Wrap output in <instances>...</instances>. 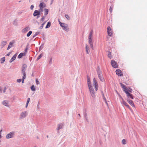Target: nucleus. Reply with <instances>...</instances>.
Instances as JSON below:
<instances>
[{
	"label": "nucleus",
	"instance_id": "obj_41",
	"mask_svg": "<svg viewBox=\"0 0 147 147\" xmlns=\"http://www.w3.org/2000/svg\"><path fill=\"white\" fill-rule=\"evenodd\" d=\"M38 34V32H36L35 35L33 36V37H35Z\"/></svg>",
	"mask_w": 147,
	"mask_h": 147
},
{
	"label": "nucleus",
	"instance_id": "obj_54",
	"mask_svg": "<svg viewBox=\"0 0 147 147\" xmlns=\"http://www.w3.org/2000/svg\"><path fill=\"white\" fill-rule=\"evenodd\" d=\"M34 147H36V146H34Z\"/></svg>",
	"mask_w": 147,
	"mask_h": 147
},
{
	"label": "nucleus",
	"instance_id": "obj_49",
	"mask_svg": "<svg viewBox=\"0 0 147 147\" xmlns=\"http://www.w3.org/2000/svg\"><path fill=\"white\" fill-rule=\"evenodd\" d=\"M1 87H0V92L1 91Z\"/></svg>",
	"mask_w": 147,
	"mask_h": 147
},
{
	"label": "nucleus",
	"instance_id": "obj_7",
	"mask_svg": "<svg viewBox=\"0 0 147 147\" xmlns=\"http://www.w3.org/2000/svg\"><path fill=\"white\" fill-rule=\"evenodd\" d=\"M2 104L7 107H9V102L8 100H3L1 102Z\"/></svg>",
	"mask_w": 147,
	"mask_h": 147
},
{
	"label": "nucleus",
	"instance_id": "obj_24",
	"mask_svg": "<svg viewBox=\"0 0 147 147\" xmlns=\"http://www.w3.org/2000/svg\"><path fill=\"white\" fill-rule=\"evenodd\" d=\"M7 43V42L6 41H3L1 43V45H2L3 46H4Z\"/></svg>",
	"mask_w": 147,
	"mask_h": 147
},
{
	"label": "nucleus",
	"instance_id": "obj_30",
	"mask_svg": "<svg viewBox=\"0 0 147 147\" xmlns=\"http://www.w3.org/2000/svg\"><path fill=\"white\" fill-rule=\"evenodd\" d=\"M92 32H91L89 34L88 37V39L92 38Z\"/></svg>",
	"mask_w": 147,
	"mask_h": 147
},
{
	"label": "nucleus",
	"instance_id": "obj_5",
	"mask_svg": "<svg viewBox=\"0 0 147 147\" xmlns=\"http://www.w3.org/2000/svg\"><path fill=\"white\" fill-rule=\"evenodd\" d=\"M97 73L98 77L101 81L102 82H105V80L103 77L102 74V73L101 71L100 70H98L97 71Z\"/></svg>",
	"mask_w": 147,
	"mask_h": 147
},
{
	"label": "nucleus",
	"instance_id": "obj_26",
	"mask_svg": "<svg viewBox=\"0 0 147 147\" xmlns=\"http://www.w3.org/2000/svg\"><path fill=\"white\" fill-rule=\"evenodd\" d=\"M51 22H48L47 23V26H46V27H45L46 28H49L51 26Z\"/></svg>",
	"mask_w": 147,
	"mask_h": 147
},
{
	"label": "nucleus",
	"instance_id": "obj_47",
	"mask_svg": "<svg viewBox=\"0 0 147 147\" xmlns=\"http://www.w3.org/2000/svg\"><path fill=\"white\" fill-rule=\"evenodd\" d=\"M112 11V9H111V7H110V11L111 12Z\"/></svg>",
	"mask_w": 147,
	"mask_h": 147
},
{
	"label": "nucleus",
	"instance_id": "obj_12",
	"mask_svg": "<svg viewBox=\"0 0 147 147\" xmlns=\"http://www.w3.org/2000/svg\"><path fill=\"white\" fill-rule=\"evenodd\" d=\"M14 42H15L14 41H12L9 42L7 48V50H8L13 46Z\"/></svg>",
	"mask_w": 147,
	"mask_h": 147
},
{
	"label": "nucleus",
	"instance_id": "obj_50",
	"mask_svg": "<svg viewBox=\"0 0 147 147\" xmlns=\"http://www.w3.org/2000/svg\"><path fill=\"white\" fill-rule=\"evenodd\" d=\"M44 0L45 1H48V0Z\"/></svg>",
	"mask_w": 147,
	"mask_h": 147
},
{
	"label": "nucleus",
	"instance_id": "obj_20",
	"mask_svg": "<svg viewBox=\"0 0 147 147\" xmlns=\"http://www.w3.org/2000/svg\"><path fill=\"white\" fill-rule=\"evenodd\" d=\"M36 86L34 85H32L30 87L31 91L32 92L35 91L36 90Z\"/></svg>",
	"mask_w": 147,
	"mask_h": 147
},
{
	"label": "nucleus",
	"instance_id": "obj_44",
	"mask_svg": "<svg viewBox=\"0 0 147 147\" xmlns=\"http://www.w3.org/2000/svg\"><path fill=\"white\" fill-rule=\"evenodd\" d=\"M46 23V22H44L41 25L43 26Z\"/></svg>",
	"mask_w": 147,
	"mask_h": 147
},
{
	"label": "nucleus",
	"instance_id": "obj_34",
	"mask_svg": "<svg viewBox=\"0 0 147 147\" xmlns=\"http://www.w3.org/2000/svg\"><path fill=\"white\" fill-rule=\"evenodd\" d=\"M85 49H86V53L87 54H89L90 52L89 48Z\"/></svg>",
	"mask_w": 147,
	"mask_h": 147
},
{
	"label": "nucleus",
	"instance_id": "obj_37",
	"mask_svg": "<svg viewBox=\"0 0 147 147\" xmlns=\"http://www.w3.org/2000/svg\"><path fill=\"white\" fill-rule=\"evenodd\" d=\"M89 48V47L87 45V44H86L85 45V49H88Z\"/></svg>",
	"mask_w": 147,
	"mask_h": 147
},
{
	"label": "nucleus",
	"instance_id": "obj_16",
	"mask_svg": "<svg viewBox=\"0 0 147 147\" xmlns=\"http://www.w3.org/2000/svg\"><path fill=\"white\" fill-rule=\"evenodd\" d=\"M41 11L40 10H36L34 11V12L33 13V16H37L38 15H39L40 14V12Z\"/></svg>",
	"mask_w": 147,
	"mask_h": 147
},
{
	"label": "nucleus",
	"instance_id": "obj_4",
	"mask_svg": "<svg viewBox=\"0 0 147 147\" xmlns=\"http://www.w3.org/2000/svg\"><path fill=\"white\" fill-rule=\"evenodd\" d=\"M28 115V112L27 111H24L22 112L20 114V119H22L26 118Z\"/></svg>",
	"mask_w": 147,
	"mask_h": 147
},
{
	"label": "nucleus",
	"instance_id": "obj_17",
	"mask_svg": "<svg viewBox=\"0 0 147 147\" xmlns=\"http://www.w3.org/2000/svg\"><path fill=\"white\" fill-rule=\"evenodd\" d=\"M121 103L122 104L124 105L128 108L130 109L129 107V105H128L127 103L124 100L123 98H122V101H121Z\"/></svg>",
	"mask_w": 147,
	"mask_h": 147
},
{
	"label": "nucleus",
	"instance_id": "obj_23",
	"mask_svg": "<svg viewBox=\"0 0 147 147\" xmlns=\"http://www.w3.org/2000/svg\"><path fill=\"white\" fill-rule=\"evenodd\" d=\"M30 98H27V101L26 102V108H27L28 106L29 103L30 102Z\"/></svg>",
	"mask_w": 147,
	"mask_h": 147
},
{
	"label": "nucleus",
	"instance_id": "obj_8",
	"mask_svg": "<svg viewBox=\"0 0 147 147\" xmlns=\"http://www.w3.org/2000/svg\"><path fill=\"white\" fill-rule=\"evenodd\" d=\"M27 51V49H26L24 52L20 53L18 55V57L19 59H20L21 58L25 56L26 55Z\"/></svg>",
	"mask_w": 147,
	"mask_h": 147
},
{
	"label": "nucleus",
	"instance_id": "obj_14",
	"mask_svg": "<svg viewBox=\"0 0 147 147\" xmlns=\"http://www.w3.org/2000/svg\"><path fill=\"white\" fill-rule=\"evenodd\" d=\"M128 98L127 99V102L129 103V104L131 105L132 106L134 107V103L133 102L132 100H130L129 98H131L130 97H128Z\"/></svg>",
	"mask_w": 147,
	"mask_h": 147
},
{
	"label": "nucleus",
	"instance_id": "obj_15",
	"mask_svg": "<svg viewBox=\"0 0 147 147\" xmlns=\"http://www.w3.org/2000/svg\"><path fill=\"white\" fill-rule=\"evenodd\" d=\"M17 55V53H16L13 55V56L9 60L10 63H12L16 59Z\"/></svg>",
	"mask_w": 147,
	"mask_h": 147
},
{
	"label": "nucleus",
	"instance_id": "obj_25",
	"mask_svg": "<svg viewBox=\"0 0 147 147\" xmlns=\"http://www.w3.org/2000/svg\"><path fill=\"white\" fill-rule=\"evenodd\" d=\"M49 12V10L48 9H44V14L46 15Z\"/></svg>",
	"mask_w": 147,
	"mask_h": 147
},
{
	"label": "nucleus",
	"instance_id": "obj_19",
	"mask_svg": "<svg viewBox=\"0 0 147 147\" xmlns=\"http://www.w3.org/2000/svg\"><path fill=\"white\" fill-rule=\"evenodd\" d=\"M116 74L119 76H121L122 74L121 71L119 69L116 70Z\"/></svg>",
	"mask_w": 147,
	"mask_h": 147
},
{
	"label": "nucleus",
	"instance_id": "obj_31",
	"mask_svg": "<svg viewBox=\"0 0 147 147\" xmlns=\"http://www.w3.org/2000/svg\"><path fill=\"white\" fill-rule=\"evenodd\" d=\"M65 18L67 19V20H69L70 19V17H69V15H68L67 14H65Z\"/></svg>",
	"mask_w": 147,
	"mask_h": 147
},
{
	"label": "nucleus",
	"instance_id": "obj_38",
	"mask_svg": "<svg viewBox=\"0 0 147 147\" xmlns=\"http://www.w3.org/2000/svg\"><path fill=\"white\" fill-rule=\"evenodd\" d=\"M11 53V52H9L7 55H6V56H9Z\"/></svg>",
	"mask_w": 147,
	"mask_h": 147
},
{
	"label": "nucleus",
	"instance_id": "obj_13",
	"mask_svg": "<svg viewBox=\"0 0 147 147\" xmlns=\"http://www.w3.org/2000/svg\"><path fill=\"white\" fill-rule=\"evenodd\" d=\"M111 64L112 66L115 68H116L118 67V65L116 62L112 60L111 62Z\"/></svg>",
	"mask_w": 147,
	"mask_h": 147
},
{
	"label": "nucleus",
	"instance_id": "obj_45",
	"mask_svg": "<svg viewBox=\"0 0 147 147\" xmlns=\"http://www.w3.org/2000/svg\"><path fill=\"white\" fill-rule=\"evenodd\" d=\"M24 79H22V83H24Z\"/></svg>",
	"mask_w": 147,
	"mask_h": 147
},
{
	"label": "nucleus",
	"instance_id": "obj_9",
	"mask_svg": "<svg viewBox=\"0 0 147 147\" xmlns=\"http://www.w3.org/2000/svg\"><path fill=\"white\" fill-rule=\"evenodd\" d=\"M107 32L108 35L109 36H111L113 34L112 29L110 26H108L107 27Z\"/></svg>",
	"mask_w": 147,
	"mask_h": 147
},
{
	"label": "nucleus",
	"instance_id": "obj_35",
	"mask_svg": "<svg viewBox=\"0 0 147 147\" xmlns=\"http://www.w3.org/2000/svg\"><path fill=\"white\" fill-rule=\"evenodd\" d=\"M17 82L18 83H20L22 81V79H18L17 80Z\"/></svg>",
	"mask_w": 147,
	"mask_h": 147
},
{
	"label": "nucleus",
	"instance_id": "obj_29",
	"mask_svg": "<svg viewBox=\"0 0 147 147\" xmlns=\"http://www.w3.org/2000/svg\"><path fill=\"white\" fill-rule=\"evenodd\" d=\"M108 57L110 59H111L112 57L111 53L109 52H108Z\"/></svg>",
	"mask_w": 147,
	"mask_h": 147
},
{
	"label": "nucleus",
	"instance_id": "obj_6",
	"mask_svg": "<svg viewBox=\"0 0 147 147\" xmlns=\"http://www.w3.org/2000/svg\"><path fill=\"white\" fill-rule=\"evenodd\" d=\"M14 135L15 132L12 131L7 134L6 136V138L7 139L11 138L14 136Z\"/></svg>",
	"mask_w": 147,
	"mask_h": 147
},
{
	"label": "nucleus",
	"instance_id": "obj_10",
	"mask_svg": "<svg viewBox=\"0 0 147 147\" xmlns=\"http://www.w3.org/2000/svg\"><path fill=\"white\" fill-rule=\"evenodd\" d=\"M46 6L45 4L43 2H41L39 5V7L40 8V10L41 11H42L43 8Z\"/></svg>",
	"mask_w": 147,
	"mask_h": 147
},
{
	"label": "nucleus",
	"instance_id": "obj_33",
	"mask_svg": "<svg viewBox=\"0 0 147 147\" xmlns=\"http://www.w3.org/2000/svg\"><path fill=\"white\" fill-rule=\"evenodd\" d=\"M35 82L36 85H38L39 84V81L37 79L36 80Z\"/></svg>",
	"mask_w": 147,
	"mask_h": 147
},
{
	"label": "nucleus",
	"instance_id": "obj_36",
	"mask_svg": "<svg viewBox=\"0 0 147 147\" xmlns=\"http://www.w3.org/2000/svg\"><path fill=\"white\" fill-rule=\"evenodd\" d=\"M34 8V6L33 5H32L30 7V9H31V10H33V8Z\"/></svg>",
	"mask_w": 147,
	"mask_h": 147
},
{
	"label": "nucleus",
	"instance_id": "obj_11",
	"mask_svg": "<svg viewBox=\"0 0 147 147\" xmlns=\"http://www.w3.org/2000/svg\"><path fill=\"white\" fill-rule=\"evenodd\" d=\"M88 39V43L89 44L90 46L92 49L93 48V40L92 38Z\"/></svg>",
	"mask_w": 147,
	"mask_h": 147
},
{
	"label": "nucleus",
	"instance_id": "obj_40",
	"mask_svg": "<svg viewBox=\"0 0 147 147\" xmlns=\"http://www.w3.org/2000/svg\"><path fill=\"white\" fill-rule=\"evenodd\" d=\"M43 28V26L41 25V26L39 27V29H42Z\"/></svg>",
	"mask_w": 147,
	"mask_h": 147
},
{
	"label": "nucleus",
	"instance_id": "obj_3",
	"mask_svg": "<svg viewBox=\"0 0 147 147\" xmlns=\"http://www.w3.org/2000/svg\"><path fill=\"white\" fill-rule=\"evenodd\" d=\"M58 22L60 26L66 32L69 31V28L67 24L61 22L59 20H58Z\"/></svg>",
	"mask_w": 147,
	"mask_h": 147
},
{
	"label": "nucleus",
	"instance_id": "obj_2",
	"mask_svg": "<svg viewBox=\"0 0 147 147\" xmlns=\"http://www.w3.org/2000/svg\"><path fill=\"white\" fill-rule=\"evenodd\" d=\"M120 84H121L122 88H123V91L127 94V97H130L131 98L133 99V97L132 95L131 94L129 93V92H131L132 90L129 88L126 87L121 83H120Z\"/></svg>",
	"mask_w": 147,
	"mask_h": 147
},
{
	"label": "nucleus",
	"instance_id": "obj_52",
	"mask_svg": "<svg viewBox=\"0 0 147 147\" xmlns=\"http://www.w3.org/2000/svg\"><path fill=\"white\" fill-rule=\"evenodd\" d=\"M78 115H79V116H80V114H78Z\"/></svg>",
	"mask_w": 147,
	"mask_h": 147
},
{
	"label": "nucleus",
	"instance_id": "obj_22",
	"mask_svg": "<svg viewBox=\"0 0 147 147\" xmlns=\"http://www.w3.org/2000/svg\"><path fill=\"white\" fill-rule=\"evenodd\" d=\"M121 143L123 145L126 144L127 143V140L125 139H123L121 141Z\"/></svg>",
	"mask_w": 147,
	"mask_h": 147
},
{
	"label": "nucleus",
	"instance_id": "obj_18",
	"mask_svg": "<svg viewBox=\"0 0 147 147\" xmlns=\"http://www.w3.org/2000/svg\"><path fill=\"white\" fill-rule=\"evenodd\" d=\"M30 29V28L29 27H26L22 30V32L25 33L29 30Z\"/></svg>",
	"mask_w": 147,
	"mask_h": 147
},
{
	"label": "nucleus",
	"instance_id": "obj_43",
	"mask_svg": "<svg viewBox=\"0 0 147 147\" xmlns=\"http://www.w3.org/2000/svg\"><path fill=\"white\" fill-rule=\"evenodd\" d=\"M116 91V92L117 94L119 96H121L118 93V92L117 91Z\"/></svg>",
	"mask_w": 147,
	"mask_h": 147
},
{
	"label": "nucleus",
	"instance_id": "obj_53",
	"mask_svg": "<svg viewBox=\"0 0 147 147\" xmlns=\"http://www.w3.org/2000/svg\"><path fill=\"white\" fill-rule=\"evenodd\" d=\"M1 121V119H0V122Z\"/></svg>",
	"mask_w": 147,
	"mask_h": 147
},
{
	"label": "nucleus",
	"instance_id": "obj_39",
	"mask_svg": "<svg viewBox=\"0 0 147 147\" xmlns=\"http://www.w3.org/2000/svg\"><path fill=\"white\" fill-rule=\"evenodd\" d=\"M42 55L41 54H40V55L38 57V59H39L40 58L42 57Z\"/></svg>",
	"mask_w": 147,
	"mask_h": 147
},
{
	"label": "nucleus",
	"instance_id": "obj_21",
	"mask_svg": "<svg viewBox=\"0 0 147 147\" xmlns=\"http://www.w3.org/2000/svg\"><path fill=\"white\" fill-rule=\"evenodd\" d=\"M5 60V57H3L0 59V63L1 64L3 63Z\"/></svg>",
	"mask_w": 147,
	"mask_h": 147
},
{
	"label": "nucleus",
	"instance_id": "obj_27",
	"mask_svg": "<svg viewBox=\"0 0 147 147\" xmlns=\"http://www.w3.org/2000/svg\"><path fill=\"white\" fill-rule=\"evenodd\" d=\"M26 73L25 72H24L23 74L22 79L24 80L26 78Z\"/></svg>",
	"mask_w": 147,
	"mask_h": 147
},
{
	"label": "nucleus",
	"instance_id": "obj_32",
	"mask_svg": "<svg viewBox=\"0 0 147 147\" xmlns=\"http://www.w3.org/2000/svg\"><path fill=\"white\" fill-rule=\"evenodd\" d=\"M62 128V126L61 124H58L57 125V129L59 130Z\"/></svg>",
	"mask_w": 147,
	"mask_h": 147
},
{
	"label": "nucleus",
	"instance_id": "obj_28",
	"mask_svg": "<svg viewBox=\"0 0 147 147\" xmlns=\"http://www.w3.org/2000/svg\"><path fill=\"white\" fill-rule=\"evenodd\" d=\"M32 31H29L27 34V36L28 37H29L30 35L32 34Z\"/></svg>",
	"mask_w": 147,
	"mask_h": 147
},
{
	"label": "nucleus",
	"instance_id": "obj_1",
	"mask_svg": "<svg viewBox=\"0 0 147 147\" xmlns=\"http://www.w3.org/2000/svg\"><path fill=\"white\" fill-rule=\"evenodd\" d=\"M87 82L90 93L92 97H94L95 96V93L97 90L98 87L97 81L94 78L92 83H91L90 78H88L87 80Z\"/></svg>",
	"mask_w": 147,
	"mask_h": 147
},
{
	"label": "nucleus",
	"instance_id": "obj_42",
	"mask_svg": "<svg viewBox=\"0 0 147 147\" xmlns=\"http://www.w3.org/2000/svg\"><path fill=\"white\" fill-rule=\"evenodd\" d=\"M45 18L44 17H43L41 19V21L44 20Z\"/></svg>",
	"mask_w": 147,
	"mask_h": 147
},
{
	"label": "nucleus",
	"instance_id": "obj_48",
	"mask_svg": "<svg viewBox=\"0 0 147 147\" xmlns=\"http://www.w3.org/2000/svg\"><path fill=\"white\" fill-rule=\"evenodd\" d=\"M119 97L122 99V98L121 96H119Z\"/></svg>",
	"mask_w": 147,
	"mask_h": 147
},
{
	"label": "nucleus",
	"instance_id": "obj_46",
	"mask_svg": "<svg viewBox=\"0 0 147 147\" xmlns=\"http://www.w3.org/2000/svg\"><path fill=\"white\" fill-rule=\"evenodd\" d=\"M53 0H51V4H52V3H53Z\"/></svg>",
	"mask_w": 147,
	"mask_h": 147
},
{
	"label": "nucleus",
	"instance_id": "obj_51",
	"mask_svg": "<svg viewBox=\"0 0 147 147\" xmlns=\"http://www.w3.org/2000/svg\"><path fill=\"white\" fill-rule=\"evenodd\" d=\"M1 131H0V134H1Z\"/></svg>",
	"mask_w": 147,
	"mask_h": 147
}]
</instances>
